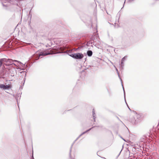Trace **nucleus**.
Returning a JSON list of instances; mask_svg holds the SVG:
<instances>
[{"instance_id": "19", "label": "nucleus", "mask_w": 159, "mask_h": 159, "mask_svg": "<svg viewBox=\"0 0 159 159\" xmlns=\"http://www.w3.org/2000/svg\"><path fill=\"white\" fill-rule=\"evenodd\" d=\"M135 0H128V2L129 3H132Z\"/></svg>"}, {"instance_id": "7", "label": "nucleus", "mask_w": 159, "mask_h": 159, "mask_svg": "<svg viewBox=\"0 0 159 159\" xmlns=\"http://www.w3.org/2000/svg\"><path fill=\"white\" fill-rule=\"evenodd\" d=\"M11 88V86L10 85H5L4 84H0V88L2 89L3 90L8 89Z\"/></svg>"}, {"instance_id": "18", "label": "nucleus", "mask_w": 159, "mask_h": 159, "mask_svg": "<svg viewBox=\"0 0 159 159\" xmlns=\"http://www.w3.org/2000/svg\"><path fill=\"white\" fill-rule=\"evenodd\" d=\"M83 47L82 46H80V47H78L77 49H76V50H80V49H81Z\"/></svg>"}, {"instance_id": "21", "label": "nucleus", "mask_w": 159, "mask_h": 159, "mask_svg": "<svg viewBox=\"0 0 159 159\" xmlns=\"http://www.w3.org/2000/svg\"><path fill=\"white\" fill-rule=\"evenodd\" d=\"M82 136L81 134H80L78 137L80 138Z\"/></svg>"}, {"instance_id": "25", "label": "nucleus", "mask_w": 159, "mask_h": 159, "mask_svg": "<svg viewBox=\"0 0 159 159\" xmlns=\"http://www.w3.org/2000/svg\"><path fill=\"white\" fill-rule=\"evenodd\" d=\"M30 13H29V14H30Z\"/></svg>"}, {"instance_id": "16", "label": "nucleus", "mask_w": 159, "mask_h": 159, "mask_svg": "<svg viewBox=\"0 0 159 159\" xmlns=\"http://www.w3.org/2000/svg\"><path fill=\"white\" fill-rule=\"evenodd\" d=\"M121 68L122 69H123V67L124 66V63L123 61H121Z\"/></svg>"}, {"instance_id": "9", "label": "nucleus", "mask_w": 159, "mask_h": 159, "mask_svg": "<svg viewBox=\"0 0 159 159\" xmlns=\"http://www.w3.org/2000/svg\"><path fill=\"white\" fill-rule=\"evenodd\" d=\"M20 74H22V75L23 77H24V79H23V80H24V82L23 83V85H24V82H25V76L26 75V72L25 71H22L21 72H20Z\"/></svg>"}, {"instance_id": "5", "label": "nucleus", "mask_w": 159, "mask_h": 159, "mask_svg": "<svg viewBox=\"0 0 159 159\" xmlns=\"http://www.w3.org/2000/svg\"><path fill=\"white\" fill-rule=\"evenodd\" d=\"M135 117L136 118V119H135V118H133L131 120V122L134 125L137 124L141 119V116L140 115H136Z\"/></svg>"}, {"instance_id": "17", "label": "nucleus", "mask_w": 159, "mask_h": 159, "mask_svg": "<svg viewBox=\"0 0 159 159\" xmlns=\"http://www.w3.org/2000/svg\"><path fill=\"white\" fill-rule=\"evenodd\" d=\"M123 91H124V98H125V101L126 103L127 104V105H128V104H127V103L126 102V100H125V91L124 87H123Z\"/></svg>"}, {"instance_id": "3", "label": "nucleus", "mask_w": 159, "mask_h": 159, "mask_svg": "<svg viewBox=\"0 0 159 159\" xmlns=\"http://www.w3.org/2000/svg\"><path fill=\"white\" fill-rule=\"evenodd\" d=\"M4 7H7L11 4L18 5L16 0H0Z\"/></svg>"}, {"instance_id": "27", "label": "nucleus", "mask_w": 159, "mask_h": 159, "mask_svg": "<svg viewBox=\"0 0 159 159\" xmlns=\"http://www.w3.org/2000/svg\"><path fill=\"white\" fill-rule=\"evenodd\" d=\"M125 1L124 2V3H125Z\"/></svg>"}, {"instance_id": "22", "label": "nucleus", "mask_w": 159, "mask_h": 159, "mask_svg": "<svg viewBox=\"0 0 159 159\" xmlns=\"http://www.w3.org/2000/svg\"><path fill=\"white\" fill-rule=\"evenodd\" d=\"M34 159V157H33V154H32V159Z\"/></svg>"}, {"instance_id": "1", "label": "nucleus", "mask_w": 159, "mask_h": 159, "mask_svg": "<svg viewBox=\"0 0 159 159\" xmlns=\"http://www.w3.org/2000/svg\"><path fill=\"white\" fill-rule=\"evenodd\" d=\"M72 50H68L64 47L58 48L57 50L54 49L51 50L50 52H41L39 53H37L35 55H34L33 57V59L34 60H38L40 56H46L49 54H55L59 53H66L69 56L70 54H74L72 53Z\"/></svg>"}, {"instance_id": "10", "label": "nucleus", "mask_w": 159, "mask_h": 159, "mask_svg": "<svg viewBox=\"0 0 159 159\" xmlns=\"http://www.w3.org/2000/svg\"><path fill=\"white\" fill-rule=\"evenodd\" d=\"M87 54L88 57H90L93 55V52L91 50H89L87 52Z\"/></svg>"}, {"instance_id": "26", "label": "nucleus", "mask_w": 159, "mask_h": 159, "mask_svg": "<svg viewBox=\"0 0 159 159\" xmlns=\"http://www.w3.org/2000/svg\"><path fill=\"white\" fill-rule=\"evenodd\" d=\"M128 108H129V110H130V108H129V107H128Z\"/></svg>"}, {"instance_id": "2", "label": "nucleus", "mask_w": 159, "mask_h": 159, "mask_svg": "<svg viewBox=\"0 0 159 159\" xmlns=\"http://www.w3.org/2000/svg\"><path fill=\"white\" fill-rule=\"evenodd\" d=\"M6 62V63L5 64V65H14L16 66L19 65V64L22 63L16 60H12L10 59L2 58L0 59V67L2 66V62Z\"/></svg>"}, {"instance_id": "8", "label": "nucleus", "mask_w": 159, "mask_h": 159, "mask_svg": "<svg viewBox=\"0 0 159 159\" xmlns=\"http://www.w3.org/2000/svg\"><path fill=\"white\" fill-rule=\"evenodd\" d=\"M10 71V75L12 76H14L16 74V71L14 68L11 69Z\"/></svg>"}, {"instance_id": "28", "label": "nucleus", "mask_w": 159, "mask_h": 159, "mask_svg": "<svg viewBox=\"0 0 159 159\" xmlns=\"http://www.w3.org/2000/svg\"><path fill=\"white\" fill-rule=\"evenodd\" d=\"M69 110H67V111H69Z\"/></svg>"}, {"instance_id": "4", "label": "nucleus", "mask_w": 159, "mask_h": 159, "mask_svg": "<svg viewBox=\"0 0 159 159\" xmlns=\"http://www.w3.org/2000/svg\"><path fill=\"white\" fill-rule=\"evenodd\" d=\"M69 56L72 57L74 59L81 60L84 57V55L82 53H74V54H70Z\"/></svg>"}, {"instance_id": "11", "label": "nucleus", "mask_w": 159, "mask_h": 159, "mask_svg": "<svg viewBox=\"0 0 159 159\" xmlns=\"http://www.w3.org/2000/svg\"><path fill=\"white\" fill-rule=\"evenodd\" d=\"M75 143V141H74L73 143L71 144V145L70 148V152H69V157H71V151H72V147L73 146V145Z\"/></svg>"}, {"instance_id": "20", "label": "nucleus", "mask_w": 159, "mask_h": 159, "mask_svg": "<svg viewBox=\"0 0 159 159\" xmlns=\"http://www.w3.org/2000/svg\"><path fill=\"white\" fill-rule=\"evenodd\" d=\"M79 138L78 137L74 141H75V142Z\"/></svg>"}, {"instance_id": "12", "label": "nucleus", "mask_w": 159, "mask_h": 159, "mask_svg": "<svg viewBox=\"0 0 159 159\" xmlns=\"http://www.w3.org/2000/svg\"><path fill=\"white\" fill-rule=\"evenodd\" d=\"M92 112L93 117L94 119V121H95V119L96 118V117H95L96 114L95 113V110L94 109H93Z\"/></svg>"}, {"instance_id": "23", "label": "nucleus", "mask_w": 159, "mask_h": 159, "mask_svg": "<svg viewBox=\"0 0 159 159\" xmlns=\"http://www.w3.org/2000/svg\"><path fill=\"white\" fill-rule=\"evenodd\" d=\"M121 152V151H120V153H119V154L118 156H119V155L120 154V153Z\"/></svg>"}, {"instance_id": "13", "label": "nucleus", "mask_w": 159, "mask_h": 159, "mask_svg": "<svg viewBox=\"0 0 159 159\" xmlns=\"http://www.w3.org/2000/svg\"><path fill=\"white\" fill-rule=\"evenodd\" d=\"M93 128V127H92V128H90V129H88V130H87L86 131H85V132H83V133H82L81 134V135H82L83 134H85V133H87V132H88V131H90V130H91V129H92Z\"/></svg>"}, {"instance_id": "14", "label": "nucleus", "mask_w": 159, "mask_h": 159, "mask_svg": "<svg viewBox=\"0 0 159 159\" xmlns=\"http://www.w3.org/2000/svg\"><path fill=\"white\" fill-rule=\"evenodd\" d=\"M127 56H125L124 57H123L122 59L121 60V61H125V60H126V58H127Z\"/></svg>"}, {"instance_id": "24", "label": "nucleus", "mask_w": 159, "mask_h": 159, "mask_svg": "<svg viewBox=\"0 0 159 159\" xmlns=\"http://www.w3.org/2000/svg\"><path fill=\"white\" fill-rule=\"evenodd\" d=\"M106 12H107V14H108V13H107V11H106Z\"/></svg>"}, {"instance_id": "6", "label": "nucleus", "mask_w": 159, "mask_h": 159, "mask_svg": "<svg viewBox=\"0 0 159 159\" xmlns=\"http://www.w3.org/2000/svg\"><path fill=\"white\" fill-rule=\"evenodd\" d=\"M8 76L5 70H2L0 72V78H5Z\"/></svg>"}, {"instance_id": "15", "label": "nucleus", "mask_w": 159, "mask_h": 159, "mask_svg": "<svg viewBox=\"0 0 159 159\" xmlns=\"http://www.w3.org/2000/svg\"><path fill=\"white\" fill-rule=\"evenodd\" d=\"M116 70L117 71V74H118V76H119V78L120 79V80L121 81V83H122V80H121V78H120V75H119V72H118V70H117V69H116ZM122 87L123 88V84H122Z\"/></svg>"}]
</instances>
